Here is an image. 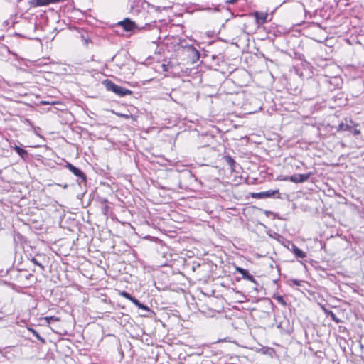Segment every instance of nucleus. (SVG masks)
<instances>
[{
	"label": "nucleus",
	"mask_w": 364,
	"mask_h": 364,
	"mask_svg": "<svg viewBox=\"0 0 364 364\" xmlns=\"http://www.w3.org/2000/svg\"><path fill=\"white\" fill-rule=\"evenodd\" d=\"M103 85L105 86L107 90L113 92L119 97H124L132 94V91H131L130 90L117 85L108 79L105 80L103 81Z\"/></svg>",
	"instance_id": "1"
},
{
	"label": "nucleus",
	"mask_w": 364,
	"mask_h": 364,
	"mask_svg": "<svg viewBox=\"0 0 364 364\" xmlns=\"http://www.w3.org/2000/svg\"><path fill=\"white\" fill-rule=\"evenodd\" d=\"M338 130L339 131H348L352 133L354 136L360 134V130L358 128V124H355L353 121L350 120L346 123H341L338 126Z\"/></svg>",
	"instance_id": "2"
},
{
	"label": "nucleus",
	"mask_w": 364,
	"mask_h": 364,
	"mask_svg": "<svg viewBox=\"0 0 364 364\" xmlns=\"http://www.w3.org/2000/svg\"><path fill=\"white\" fill-rule=\"evenodd\" d=\"M252 197L256 198H267L271 197L279 198L280 196L279 190H268L266 191L253 193Z\"/></svg>",
	"instance_id": "3"
},
{
	"label": "nucleus",
	"mask_w": 364,
	"mask_h": 364,
	"mask_svg": "<svg viewBox=\"0 0 364 364\" xmlns=\"http://www.w3.org/2000/svg\"><path fill=\"white\" fill-rule=\"evenodd\" d=\"M128 1L130 11L134 14L140 12L141 9L144 8V5L147 4L145 0H128Z\"/></svg>",
	"instance_id": "4"
},
{
	"label": "nucleus",
	"mask_w": 364,
	"mask_h": 364,
	"mask_svg": "<svg viewBox=\"0 0 364 364\" xmlns=\"http://www.w3.org/2000/svg\"><path fill=\"white\" fill-rule=\"evenodd\" d=\"M311 175L312 173L311 172L307 173L306 174H294L289 177H287L284 180L289 181L295 183H304L306 181L311 177Z\"/></svg>",
	"instance_id": "5"
},
{
	"label": "nucleus",
	"mask_w": 364,
	"mask_h": 364,
	"mask_svg": "<svg viewBox=\"0 0 364 364\" xmlns=\"http://www.w3.org/2000/svg\"><path fill=\"white\" fill-rule=\"evenodd\" d=\"M65 166L69 169L75 176L78 177L81 179L82 181L86 182L87 177L86 175L78 168L73 166L70 162H66Z\"/></svg>",
	"instance_id": "6"
},
{
	"label": "nucleus",
	"mask_w": 364,
	"mask_h": 364,
	"mask_svg": "<svg viewBox=\"0 0 364 364\" xmlns=\"http://www.w3.org/2000/svg\"><path fill=\"white\" fill-rule=\"evenodd\" d=\"M117 25L119 26H122L126 31H133L138 28L136 23L129 18H125L124 20L119 21Z\"/></svg>",
	"instance_id": "7"
},
{
	"label": "nucleus",
	"mask_w": 364,
	"mask_h": 364,
	"mask_svg": "<svg viewBox=\"0 0 364 364\" xmlns=\"http://www.w3.org/2000/svg\"><path fill=\"white\" fill-rule=\"evenodd\" d=\"M235 269L238 273H240L242 275L243 279L250 281L257 286L258 285L257 280L253 277L252 275L250 274L247 269H243L240 267H237Z\"/></svg>",
	"instance_id": "8"
},
{
	"label": "nucleus",
	"mask_w": 364,
	"mask_h": 364,
	"mask_svg": "<svg viewBox=\"0 0 364 364\" xmlns=\"http://www.w3.org/2000/svg\"><path fill=\"white\" fill-rule=\"evenodd\" d=\"M290 250L294 254V255L297 258L304 259L306 257V255L304 252L300 250L296 245L294 243L291 244Z\"/></svg>",
	"instance_id": "9"
},
{
	"label": "nucleus",
	"mask_w": 364,
	"mask_h": 364,
	"mask_svg": "<svg viewBox=\"0 0 364 364\" xmlns=\"http://www.w3.org/2000/svg\"><path fill=\"white\" fill-rule=\"evenodd\" d=\"M254 15L257 24L261 25L266 22L267 18V14L257 11Z\"/></svg>",
	"instance_id": "10"
},
{
	"label": "nucleus",
	"mask_w": 364,
	"mask_h": 364,
	"mask_svg": "<svg viewBox=\"0 0 364 364\" xmlns=\"http://www.w3.org/2000/svg\"><path fill=\"white\" fill-rule=\"evenodd\" d=\"M223 159H224L225 161L228 164L230 169L232 171H235V164H236L235 160L230 155H225Z\"/></svg>",
	"instance_id": "11"
},
{
	"label": "nucleus",
	"mask_w": 364,
	"mask_h": 364,
	"mask_svg": "<svg viewBox=\"0 0 364 364\" xmlns=\"http://www.w3.org/2000/svg\"><path fill=\"white\" fill-rule=\"evenodd\" d=\"M13 149L15 150V151L19 155V156L21 159H25L28 156L27 151L19 147L18 146L15 145Z\"/></svg>",
	"instance_id": "12"
},
{
	"label": "nucleus",
	"mask_w": 364,
	"mask_h": 364,
	"mask_svg": "<svg viewBox=\"0 0 364 364\" xmlns=\"http://www.w3.org/2000/svg\"><path fill=\"white\" fill-rule=\"evenodd\" d=\"M28 330L29 331H31L33 336L38 340L40 341L42 343H46V340L45 338H43L42 336H40V334L33 328H28Z\"/></svg>",
	"instance_id": "13"
},
{
	"label": "nucleus",
	"mask_w": 364,
	"mask_h": 364,
	"mask_svg": "<svg viewBox=\"0 0 364 364\" xmlns=\"http://www.w3.org/2000/svg\"><path fill=\"white\" fill-rule=\"evenodd\" d=\"M325 312L328 316H330L331 319L334 321L336 323H339L340 322H341V320L338 318L332 311L325 310Z\"/></svg>",
	"instance_id": "14"
},
{
	"label": "nucleus",
	"mask_w": 364,
	"mask_h": 364,
	"mask_svg": "<svg viewBox=\"0 0 364 364\" xmlns=\"http://www.w3.org/2000/svg\"><path fill=\"white\" fill-rule=\"evenodd\" d=\"M44 320L46 321V323L48 324H50L52 321H60V318L56 317L55 316H46V317H45Z\"/></svg>",
	"instance_id": "15"
},
{
	"label": "nucleus",
	"mask_w": 364,
	"mask_h": 364,
	"mask_svg": "<svg viewBox=\"0 0 364 364\" xmlns=\"http://www.w3.org/2000/svg\"><path fill=\"white\" fill-rule=\"evenodd\" d=\"M81 38H82V41L83 42V44L85 46L88 47L89 44L92 43V41L89 38H86L83 35L81 36Z\"/></svg>",
	"instance_id": "16"
},
{
	"label": "nucleus",
	"mask_w": 364,
	"mask_h": 364,
	"mask_svg": "<svg viewBox=\"0 0 364 364\" xmlns=\"http://www.w3.org/2000/svg\"><path fill=\"white\" fill-rule=\"evenodd\" d=\"M31 260L34 264L38 266L42 270H44L45 267L41 263H40L35 257H32Z\"/></svg>",
	"instance_id": "17"
},
{
	"label": "nucleus",
	"mask_w": 364,
	"mask_h": 364,
	"mask_svg": "<svg viewBox=\"0 0 364 364\" xmlns=\"http://www.w3.org/2000/svg\"><path fill=\"white\" fill-rule=\"evenodd\" d=\"M120 295H121L122 296H123L124 298L129 299V301H130V300L132 299V297H133L130 294H129V293H128V292H127V291H122V292H120Z\"/></svg>",
	"instance_id": "18"
},
{
	"label": "nucleus",
	"mask_w": 364,
	"mask_h": 364,
	"mask_svg": "<svg viewBox=\"0 0 364 364\" xmlns=\"http://www.w3.org/2000/svg\"><path fill=\"white\" fill-rule=\"evenodd\" d=\"M276 299L279 304H282L283 306L287 305V302L285 301V300L283 299V297L282 296H277L276 297Z\"/></svg>",
	"instance_id": "19"
},
{
	"label": "nucleus",
	"mask_w": 364,
	"mask_h": 364,
	"mask_svg": "<svg viewBox=\"0 0 364 364\" xmlns=\"http://www.w3.org/2000/svg\"><path fill=\"white\" fill-rule=\"evenodd\" d=\"M134 304H135L136 306H139V301L136 299L135 297H132V299L130 300Z\"/></svg>",
	"instance_id": "20"
},
{
	"label": "nucleus",
	"mask_w": 364,
	"mask_h": 364,
	"mask_svg": "<svg viewBox=\"0 0 364 364\" xmlns=\"http://www.w3.org/2000/svg\"><path fill=\"white\" fill-rule=\"evenodd\" d=\"M138 307L146 311H149V308L141 303L139 304V306Z\"/></svg>",
	"instance_id": "21"
},
{
	"label": "nucleus",
	"mask_w": 364,
	"mask_h": 364,
	"mask_svg": "<svg viewBox=\"0 0 364 364\" xmlns=\"http://www.w3.org/2000/svg\"><path fill=\"white\" fill-rule=\"evenodd\" d=\"M291 282L296 286H300L301 281L294 279L291 280Z\"/></svg>",
	"instance_id": "22"
},
{
	"label": "nucleus",
	"mask_w": 364,
	"mask_h": 364,
	"mask_svg": "<svg viewBox=\"0 0 364 364\" xmlns=\"http://www.w3.org/2000/svg\"><path fill=\"white\" fill-rule=\"evenodd\" d=\"M237 1V0H227V4H235Z\"/></svg>",
	"instance_id": "23"
},
{
	"label": "nucleus",
	"mask_w": 364,
	"mask_h": 364,
	"mask_svg": "<svg viewBox=\"0 0 364 364\" xmlns=\"http://www.w3.org/2000/svg\"><path fill=\"white\" fill-rule=\"evenodd\" d=\"M191 49L195 51L198 55L199 54L198 53V51L197 50H196L193 46L191 47Z\"/></svg>",
	"instance_id": "24"
},
{
	"label": "nucleus",
	"mask_w": 364,
	"mask_h": 364,
	"mask_svg": "<svg viewBox=\"0 0 364 364\" xmlns=\"http://www.w3.org/2000/svg\"><path fill=\"white\" fill-rule=\"evenodd\" d=\"M254 289H255L257 292H258V291H259V290H258V289H257V287H255V288H254Z\"/></svg>",
	"instance_id": "25"
},
{
	"label": "nucleus",
	"mask_w": 364,
	"mask_h": 364,
	"mask_svg": "<svg viewBox=\"0 0 364 364\" xmlns=\"http://www.w3.org/2000/svg\"><path fill=\"white\" fill-rule=\"evenodd\" d=\"M67 186H68L67 185H64V187H63V188H67Z\"/></svg>",
	"instance_id": "26"
}]
</instances>
